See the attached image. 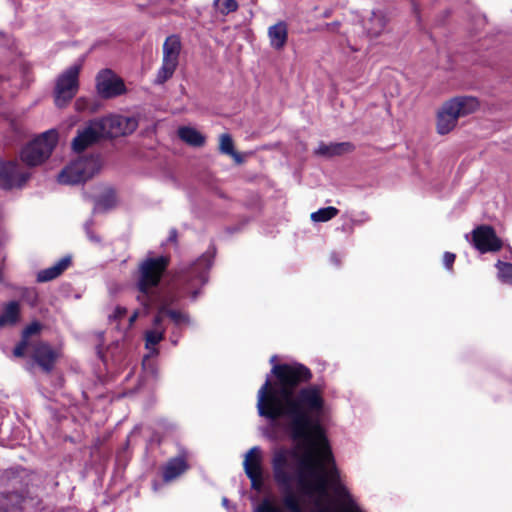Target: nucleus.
I'll use <instances>...</instances> for the list:
<instances>
[{
  "mask_svg": "<svg viewBox=\"0 0 512 512\" xmlns=\"http://www.w3.org/2000/svg\"><path fill=\"white\" fill-rule=\"evenodd\" d=\"M311 377L302 364H274L258 390L257 411L268 421L264 435L272 441L288 437L297 447L273 453L274 479L284 507L264 499L255 512H305L301 496L314 504L315 512H363L341 482L328 440L315 420L324 407L321 389L301 387Z\"/></svg>",
  "mask_w": 512,
  "mask_h": 512,
  "instance_id": "nucleus-1",
  "label": "nucleus"
},
{
  "mask_svg": "<svg viewBox=\"0 0 512 512\" xmlns=\"http://www.w3.org/2000/svg\"><path fill=\"white\" fill-rule=\"evenodd\" d=\"M169 263L166 256L147 257L139 264L137 289L138 299L144 303V312L149 313L151 307H157V314L170 318L175 326L189 325V315L185 312L171 309V306L178 300V296L171 292H162L159 284L163 273Z\"/></svg>",
  "mask_w": 512,
  "mask_h": 512,
  "instance_id": "nucleus-2",
  "label": "nucleus"
},
{
  "mask_svg": "<svg viewBox=\"0 0 512 512\" xmlns=\"http://www.w3.org/2000/svg\"><path fill=\"white\" fill-rule=\"evenodd\" d=\"M213 256L205 253L195 262L181 269L177 277V288L182 295L190 294L195 300L199 293L198 287L204 285L207 280V274L212 266Z\"/></svg>",
  "mask_w": 512,
  "mask_h": 512,
  "instance_id": "nucleus-3",
  "label": "nucleus"
},
{
  "mask_svg": "<svg viewBox=\"0 0 512 512\" xmlns=\"http://www.w3.org/2000/svg\"><path fill=\"white\" fill-rule=\"evenodd\" d=\"M479 107L477 98L461 96L446 102L437 116V132L441 135L449 133L460 117L475 112Z\"/></svg>",
  "mask_w": 512,
  "mask_h": 512,
  "instance_id": "nucleus-4",
  "label": "nucleus"
},
{
  "mask_svg": "<svg viewBox=\"0 0 512 512\" xmlns=\"http://www.w3.org/2000/svg\"><path fill=\"white\" fill-rule=\"evenodd\" d=\"M57 139L58 135L55 130L42 133L22 149V162L29 167L42 164L51 155Z\"/></svg>",
  "mask_w": 512,
  "mask_h": 512,
  "instance_id": "nucleus-5",
  "label": "nucleus"
},
{
  "mask_svg": "<svg viewBox=\"0 0 512 512\" xmlns=\"http://www.w3.org/2000/svg\"><path fill=\"white\" fill-rule=\"evenodd\" d=\"M181 49L182 43L178 35L172 34L165 39L162 47V65L154 80L155 84L161 85L173 76L179 64Z\"/></svg>",
  "mask_w": 512,
  "mask_h": 512,
  "instance_id": "nucleus-6",
  "label": "nucleus"
},
{
  "mask_svg": "<svg viewBox=\"0 0 512 512\" xmlns=\"http://www.w3.org/2000/svg\"><path fill=\"white\" fill-rule=\"evenodd\" d=\"M98 170V162L94 157H79L67 165L58 175V182L75 185L90 179Z\"/></svg>",
  "mask_w": 512,
  "mask_h": 512,
  "instance_id": "nucleus-7",
  "label": "nucleus"
},
{
  "mask_svg": "<svg viewBox=\"0 0 512 512\" xmlns=\"http://www.w3.org/2000/svg\"><path fill=\"white\" fill-rule=\"evenodd\" d=\"M80 69V64H74L58 76L54 90L57 107H65L76 95L79 88Z\"/></svg>",
  "mask_w": 512,
  "mask_h": 512,
  "instance_id": "nucleus-8",
  "label": "nucleus"
},
{
  "mask_svg": "<svg viewBox=\"0 0 512 512\" xmlns=\"http://www.w3.org/2000/svg\"><path fill=\"white\" fill-rule=\"evenodd\" d=\"M28 168L17 161H0V187L11 189L20 187L30 178Z\"/></svg>",
  "mask_w": 512,
  "mask_h": 512,
  "instance_id": "nucleus-9",
  "label": "nucleus"
},
{
  "mask_svg": "<svg viewBox=\"0 0 512 512\" xmlns=\"http://www.w3.org/2000/svg\"><path fill=\"white\" fill-rule=\"evenodd\" d=\"M103 137H106V134L101 120H91L83 130L78 131L72 141V148L75 152H82Z\"/></svg>",
  "mask_w": 512,
  "mask_h": 512,
  "instance_id": "nucleus-10",
  "label": "nucleus"
},
{
  "mask_svg": "<svg viewBox=\"0 0 512 512\" xmlns=\"http://www.w3.org/2000/svg\"><path fill=\"white\" fill-rule=\"evenodd\" d=\"M96 88L103 98H112L125 91L123 81L110 69H104L97 74Z\"/></svg>",
  "mask_w": 512,
  "mask_h": 512,
  "instance_id": "nucleus-11",
  "label": "nucleus"
},
{
  "mask_svg": "<svg viewBox=\"0 0 512 512\" xmlns=\"http://www.w3.org/2000/svg\"><path fill=\"white\" fill-rule=\"evenodd\" d=\"M100 120L105 128L106 137L130 134L138 127V122L134 117L111 115L100 118Z\"/></svg>",
  "mask_w": 512,
  "mask_h": 512,
  "instance_id": "nucleus-12",
  "label": "nucleus"
},
{
  "mask_svg": "<svg viewBox=\"0 0 512 512\" xmlns=\"http://www.w3.org/2000/svg\"><path fill=\"white\" fill-rule=\"evenodd\" d=\"M472 243L481 253L498 251L502 247L494 229L487 225L478 226L473 230Z\"/></svg>",
  "mask_w": 512,
  "mask_h": 512,
  "instance_id": "nucleus-13",
  "label": "nucleus"
},
{
  "mask_svg": "<svg viewBox=\"0 0 512 512\" xmlns=\"http://www.w3.org/2000/svg\"><path fill=\"white\" fill-rule=\"evenodd\" d=\"M260 460L261 450L255 446L248 450L243 462L245 473L251 480L252 488L258 491L261 490L263 484Z\"/></svg>",
  "mask_w": 512,
  "mask_h": 512,
  "instance_id": "nucleus-14",
  "label": "nucleus"
},
{
  "mask_svg": "<svg viewBox=\"0 0 512 512\" xmlns=\"http://www.w3.org/2000/svg\"><path fill=\"white\" fill-rule=\"evenodd\" d=\"M187 459L188 454L184 450L178 456L170 458L162 468L164 482H172L183 475L189 469Z\"/></svg>",
  "mask_w": 512,
  "mask_h": 512,
  "instance_id": "nucleus-15",
  "label": "nucleus"
},
{
  "mask_svg": "<svg viewBox=\"0 0 512 512\" xmlns=\"http://www.w3.org/2000/svg\"><path fill=\"white\" fill-rule=\"evenodd\" d=\"M166 328L161 321V315H155L153 325L144 334L145 348L150 350L152 355H158L156 346L164 339Z\"/></svg>",
  "mask_w": 512,
  "mask_h": 512,
  "instance_id": "nucleus-16",
  "label": "nucleus"
},
{
  "mask_svg": "<svg viewBox=\"0 0 512 512\" xmlns=\"http://www.w3.org/2000/svg\"><path fill=\"white\" fill-rule=\"evenodd\" d=\"M33 359L46 372H49L54 365L56 353L51 346L45 342H37L33 346Z\"/></svg>",
  "mask_w": 512,
  "mask_h": 512,
  "instance_id": "nucleus-17",
  "label": "nucleus"
},
{
  "mask_svg": "<svg viewBox=\"0 0 512 512\" xmlns=\"http://www.w3.org/2000/svg\"><path fill=\"white\" fill-rule=\"evenodd\" d=\"M386 17L381 11H371L369 16L362 20V26L367 36L378 37L386 27Z\"/></svg>",
  "mask_w": 512,
  "mask_h": 512,
  "instance_id": "nucleus-18",
  "label": "nucleus"
},
{
  "mask_svg": "<svg viewBox=\"0 0 512 512\" xmlns=\"http://www.w3.org/2000/svg\"><path fill=\"white\" fill-rule=\"evenodd\" d=\"M268 38L272 48L281 50L286 45L288 39V27L284 21L270 26L268 28Z\"/></svg>",
  "mask_w": 512,
  "mask_h": 512,
  "instance_id": "nucleus-19",
  "label": "nucleus"
},
{
  "mask_svg": "<svg viewBox=\"0 0 512 512\" xmlns=\"http://www.w3.org/2000/svg\"><path fill=\"white\" fill-rule=\"evenodd\" d=\"M71 264V257L64 256L60 260H58L54 265L43 269L37 274L38 282H48L51 281L58 276H60Z\"/></svg>",
  "mask_w": 512,
  "mask_h": 512,
  "instance_id": "nucleus-20",
  "label": "nucleus"
},
{
  "mask_svg": "<svg viewBox=\"0 0 512 512\" xmlns=\"http://www.w3.org/2000/svg\"><path fill=\"white\" fill-rule=\"evenodd\" d=\"M353 145L349 142L341 143H329L326 144L321 142L318 148L315 150V154L318 156L331 158L333 156H339L352 151Z\"/></svg>",
  "mask_w": 512,
  "mask_h": 512,
  "instance_id": "nucleus-21",
  "label": "nucleus"
},
{
  "mask_svg": "<svg viewBox=\"0 0 512 512\" xmlns=\"http://www.w3.org/2000/svg\"><path fill=\"white\" fill-rule=\"evenodd\" d=\"M20 317V305L17 301H10L3 306L0 313V328L15 325Z\"/></svg>",
  "mask_w": 512,
  "mask_h": 512,
  "instance_id": "nucleus-22",
  "label": "nucleus"
},
{
  "mask_svg": "<svg viewBox=\"0 0 512 512\" xmlns=\"http://www.w3.org/2000/svg\"><path fill=\"white\" fill-rule=\"evenodd\" d=\"M178 136L190 146L201 147L205 143V137L192 127H180L178 129Z\"/></svg>",
  "mask_w": 512,
  "mask_h": 512,
  "instance_id": "nucleus-23",
  "label": "nucleus"
},
{
  "mask_svg": "<svg viewBox=\"0 0 512 512\" xmlns=\"http://www.w3.org/2000/svg\"><path fill=\"white\" fill-rule=\"evenodd\" d=\"M115 193L111 188H105L104 193L95 200L93 213L104 212L115 205Z\"/></svg>",
  "mask_w": 512,
  "mask_h": 512,
  "instance_id": "nucleus-24",
  "label": "nucleus"
},
{
  "mask_svg": "<svg viewBox=\"0 0 512 512\" xmlns=\"http://www.w3.org/2000/svg\"><path fill=\"white\" fill-rule=\"evenodd\" d=\"M219 150L222 154L231 156L238 164L243 162L242 156L234 150L233 140L229 134H222L219 138Z\"/></svg>",
  "mask_w": 512,
  "mask_h": 512,
  "instance_id": "nucleus-25",
  "label": "nucleus"
},
{
  "mask_svg": "<svg viewBox=\"0 0 512 512\" xmlns=\"http://www.w3.org/2000/svg\"><path fill=\"white\" fill-rule=\"evenodd\" d=\"M338 213L337 208L329 206L313 212L310 218L313 222H326L337 216Z\"/></svg>",
  "mask_w": 512,
  "mask_h": 512,
  "instance_id": "nucleus-26",
  "label": "nucleus"
},
{
  "mask_svg": "<svg viewBox=\"0 0 512 512\" xmlns=\"http://www.w3.org/2000/svg\"><path fill=\"white\" fill-rule=\"evenodd\" d=\"M498 278L505 284L512 285V263L498 261Z\"/></svg>",
  "mask_w": 512,
  "mask_h": 512,
  "instance_id": "nucleus-27",
  "label": "nucleus"
},
{
  "mask_svg": "<svg viewBox=\"0 0 512 512\" xmlns=\"http://www.w3.org/2000/svg\"><path fill=\"white\" fill-rule=\"evenodd\" d=\"M216 10L222 15H228L238 9L236 0H214Z\"/></svg>",
  "mask_w": 512,
  "mask_h": 512,
  "instance_id": "nucleus-28",
  "label": "nucleus"
},
{
  "mask_svg": "<svg viewBox=\"0 0 512 512\" xmlns=\"http://www.w3.org/2000/svg\"><path fill=\"white\" fill-rule=\"evenodd\" d=\"M75 108L79 112H82V111L95 112L97 110V105L93 100H91L89 98L81 97L75 101Z\"/></svg>",
  "mask_w": 512,
  "mask_h": 512,
  "instance_id": "nucleus-29",
  "label": "nucleus"
},
{
  "mask_svg": "<svg viewBox=\"0 0 512 512\" xmlns=\"http://www.w3.org/2000/svg\"><path fill=\"white\" fill-rule=\"evenodd\" d=\"M42 329V324L38 321H33L28 326L24 328L21 334V338L27 341H30V337L33 335H38Z\"/></svg>",
  "mask_w": 512,
  "mask_h": 512,
  "instance_id": "nucleus-30",
  "label": "nucleus"
},
{
  "mask_svg": "<svg viewBox=\"0 0 512 512\" xmlns=\"http://www.w3.org/2000/svg\"><path fill=\"white\" fill-rule=\"evenodd\" d=\"M33 346L30 341L21 338L20 342L15 346L13 354L15 357H23L28 347Z\"/></svg>",
  "mask_w": 512,
  "mask_h": 512,
  "instance_id": "nucleus-31",
  "label": "nucleus"
},
{
  "mask_svg": "<svg viewBox=\"0 0 512 512\" xmlns=\"http://www.w3.org/2000/svg\"><path fill=\"white\" fill-rule=\"evenodd\" d=\"M137 300L140 302L141 304V308H138L136 310H134V312L132 313V315L129 317V326H132L133 323L136 321V319L140 316H144V315H147L148 313H145L144 312V303L143 301L139 300L137 298Z\"/></svg>",
  "mask_w": 512,
  "mask_h": 512,
  "instance_id": "nucleus-32",
  "label": "nucleus"
},
{
  "mask_svg": "<svg viewBox=\"0 0 512 512\" xmlns=\"http://www.w3.org/2000/svg\"><path fill=\"white\" fill-rule=\"evenodd\" d=\"M92 225H93V221L91 219L85 222L84 229H85L86 235H87V237L89 238L90 241L95 242V243H99L100 242V238L95 236L93 234V232L91 231V226Z\"/></svg>",
  "mask_w": 512,
  "mask_h": 512,
  "instance_id": "nucleus-33",
  "label": "nucleus"
},
{
  "mask_svg": "<svg viewBox=\"0 0 512 512\" xmlns=\"http://www.w3.org/2000/svg\"><path fill=\"white\" fill-rule=\"evenodd\" d=\"M455 261V254L450 252H445L443 256V264L445 268L448 270L452 269L453 263Z\"/></svg>",
  "mask_w": 512,
  "mask_h": 512,
  "instance_id": "nucleus-34",
  "label": "nucleus"
},
{
  "mask_svg": "<svg viewBox=\"0 0 512 512\" xmlns=\"http://www.w3.org/2000/svg\"><path fill=\"white\" fill-rule=\"evenodd\" d=\"M127 313V309L124 308V307H116L115 311H114V314H113V317L115 319H121L122 317H124Z\"/></svg>",
  "mask_w": 512,
  "mask_h": 512,
  "instance_id": "nucleus-35",
  "label": "nucleus"
},
{
  "mask_svg": "<svg viewBox=\"0 0 512 512\" xmlns=\"http://www.w3.org/2000/svg\"><path fill=\"white\" fill-rule=\"evenodd\" d=\"M11 128L13 129L14 133H15V139L13 141H18L21 139L22 137V131L20 130V128H18L15 124H11Z\"/></svg>",
  "mask_w": 512,
  "mask_h": 512,
  "instance_id": "nucleus-36",
  "label": "nucleus"
},
{
  "mask_svg": "<svg viewBox=\"0 0 512 512\" xmlns=\"http://www.w3.org/2000/svg\"><path fill=\"white\" fill-rule=\"evenodd\" d=\"M330 261L332 262V264H334L335 266H340V263H341V259H340V256L333 252L330 256Z\"/></svg>",
  "mask_w": 512,
  "mask_h": 512,
  "instance_id": "nucleus-37",
  "label": "nucleus"
},
{
  "mask_svg": "<svg viewBox=\"0 0 512 512\" xmlns=\"http://www.w3.org/2000/svg\"><path fill=\"white\" fill-rule=\"evenodd\" d=\"M339 26L338 22L329 23L326 25L327 30L330 32H335Z\"/></svg>",
  "mask_w": 512,
  "mask_h": 512,
  "instance_id": "nucleus-38",
  "label": "nucleus"
},
{
  "mask_svg": "<svg viewBox=\"0 0 512 512\" xmlns=\"http://www.w3.org/2000/svg\"><path fill=\"white\" fill-rule=\"evenodd\" d=\"M228 504H229V500H228L226 497H224V498L222 499V505H223L224 507L228 508Z\"/></svg>",
  "mask_w": 512,
  "mask_h": 512,
  "instance_id": "nucleus-39",
  "label": "nucleus"
},
{
  "mask_svg": "<svg viewBox=\"0 0 512 512\" xmlns=\"http://www.w3.org/2000/svg\"><path fill=\"white\" fill-rule=\"evenodd\" d=\"M276 358H277V356H275V355H274V356H272V357H271V359H270V362H271V363H274V362H275V360H276Z\"/></svg>",
  "mask_w": 512,
  "mask_h": 512,
  "instance_id": "nucleus-40",
  "label": "nucleus"
},
{
  "mask_svg": "<svg viewBox=\"0 0 512 512\" xmlns=\"http://www.w3.org/2000/svg\"><path fill=\"white\" fill-rule=\"evenodd\" d=\"M149 369H150L151 373H155V368L153 366H150Z\"/></svg>",
  "mask_w": 512,
  "mask_h": 512,
  "instance_id": "nucleus-41",
  "label": "nucleus"
},
{
  "mask_svg": "<svg viewBox=\"0 0 512 512\" xmlns=\"http://www.w3.org/2000/svg\"><path fill=\"white\" fill-rule=\"evenodd\" d=\"M143 366L146 369V360L143 361Z\"/></svg>",
  "mask_w": 512,
  "mask_h": 512,
  "instance_id": "nucleus-42",
  "label": "nucleus"
}]
</instances>
